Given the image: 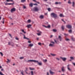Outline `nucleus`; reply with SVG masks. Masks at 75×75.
Masks as SVG:
<instances>
[{
  "instance_id": "1",
  "label": "nucleus",
  "mask_w": 75,
  "mask_h": 75,
  "mask_svg": "<svg viewBox=\"0 0 75 75\" xmlns=\"http://www.w3.org/2000/svg\"><path fill=\"white\" fill-rule=\"evenodd\" d=\"M51 16L52 17H54V18H57V15L54 13H52Z\"/></svg>"
},
{
  "instance_id": "2",
  "label": "nucleus",
  "mask_w": 75,
  "mask_h": 75,
  "mask_svg": "<svg viewBox=\"0 0 75 75\" xmlns=\"http://www.w3.org/2000/svg\"><path fill=\"white\" fill-rule=\"evenodd\" d=\"M51 43H50L49 45V46L50 47H54V46H55L54 45L55 44V42H54L53 41H51Z\"/></svg>"
},
{
  "instance_id": "3",
  "label": "nucleus",
  "mask_w": 75,
  "mask_h": 75,
  "mask_svg": "<svg viewBox=\"0 0 75 75\" xmlns=\"http://www.w3.org/2000/svg\"><path fill=\"white\" fill-rule=\"evenodd\" d=\"M28 62H37L38 63V61L35 60H30L28 61Z\"/></svg>"
},
{
  "instance_id": "4",
  "label": "nucleus",
  "mask_w": 75,
  "mask_h": 75,
  "mask_svg": "<svg viewBox=\"0 0 75 75\" xmlns=\"http://www.w3.org/2000/svg\"><path fill=\"white\" fill-rule=\"evenodd\" d=\"M39 10V9H38V7H35L34 8V11H38Z\"/></svg>"
},
{
  "instance_id": "5",
  "label": "nucleus",
  "mask_w": 75,
  "mask_h": 75,
  "mask_svg": "<svg viewBox=\"0 0 75 75\" xmlns=\"http://www.w3.org/2000/svg\"><path fill=\"white\" fill-rule=\"evenodd\" d=\"M58 39H59L60 41H62V38L60 35H59L58 36Z\"/></svg>"
},
{
  "instance_id": "6",
  "label": "nucleus",
  "mask_w": 75,
  "mask_h": 75,
  "mask_svg": "<svg viewBox=\"0 0 75 75\" xmlns=\"http://www.w3.org/2000/svg\"><path fill=\"white\" fill-rule=\"evenodd\" d=\"M66 27L69 29L71 28H72V26L70 25H66Z\"/></svg>"
},
{
  "instance_id": "7",
  "label": "nucleus",
  "mask_w": 75,
  "mask_h": 75,
  "mask_svg": "<svg viewBox=\"0 0 75 75\" xmlns=\"http://www.w3.org/2000/svg\"><path fill=\"white\" fill-rule=\"evenodd\" d=\"M16 11V8H12L11 10V13H13V12H14V11Z\"/></svg>"
},
{
  "instance_id": "8",
  "label": "nucleus",
  "mask_w": 75,
  "mask_h": 75,
  "mask_svg": "<svg viewBox=\"0 0 75 75\" xmlns=\"http://www.w3.org/2000/svg\"><path fill=\"white\" fill-rule=\"evenodd\" d=\"M60 58H61V59H62V60H63V61H65L67 59V58L65 57H60Z\"/></svg>"
},
{
  "instance_id": "9",
  "label": "nucleus",
  "mask_w": 75,
  "mask_h": 75,
  "mask_svg": "<svg viewBox=\"0 0 75 75\" xmlns=\"http://www.w3.org/2000/svg\"><path fill=\"white\" fill-rule=\"evenodd\" d=\"M70 66V65L68 64L67 66V69L69 71H71V69L69 68V66Z\"/></svg>"
},
{
  "instance_id": "10",
  "label": "nucleus",
  "mask_w": 75,
  "mask_h": 75,
  "mask_svg": "<svg viewBox=\"0 0 75 75\" xmlns=\"http://www.w3.org/2000/svg\"><path fill=\"white\" fill-rule=\"evenodd\" d=\"M39 18H41V19H42L43 18H44L43 15H41L39 17Z\"/></svg>"
},
{
  "instance_id": "11",
  "label": "nucleus",
  "mask_w": 75,
  "mask_h": 75,
  "mask_svg": "<svg viewBox=\"0 0 75 75\" xmlns=\"http://www.w3.org/2000/svg\"><path fill=\"white\" fill-rule=\"evenodd\" d=\"M62 71V72H64L65 71V69H64V67H62L61 68Z\"/></svg>"
},
{
  "instance_id": "12",
  "label": "nucleus",
  "mask_w": 75,
  "mask_h": 75,
  "mask_svg": "<svg viewBox=\"0 0 75 75\" xmlns=\"http://www.w3.org/2000/svg\"><path fill=\"white\" fill-rule=\"evenodd\" d=\"M43 27H44L45 28H50V25H48V26H46L45 25H43Z\"/></svg>"
},
{
  "instance_id": "13",
  "label": "nucleus",
  "mask_w": 75,
  "mask_h": 75,
  "mask_svg": "<svg viewBox=\"0 0 75 75\" xmlns=\"http://www.w3.org/2000/svg\"><path fill=\"white\" fill-rule=\"evenodd\" d=\"M50 74H55L54 72H52V71H51V70H50Z\"/></svg>"
},
{
  "instance_id": "14",
  "label": "nucleus",
  "mask_w": 75,
  "mask_h": 75,
  "mask_svg": "<svg viewBox=\"0 0 75 75\" xmlns=\"http://www.w3.org/2000/svg\"><path fill=\"white\" fill-rule=\"evenodd\" d=\"M31 26H32L31 25L29 24L27 25V27L29 28H30V27H31Z\"/></svg>"
},
{
  "instance_id": "15",
  "label": "nucleus",
  "mask_w": 75,
  "mask_h": 75,
  "mask_svg": "<svg viewBox=\"0 0 75 75\" xmlns=\"http://www.w3.org/2000/svg\"><path fill=\"white\" fill-rule=\"evenodd\" d=\"M50 55H52V56H56V55H57L55 54H53L52 53H51Z\"/></svg>"
},
{
  "instance_id": "16",
  "label": "nucleus",
  "mask_w": 75,
  "mask_h": 75,
  "mask_svg": "<svg viewBox=\"0 0 75 75\" xmlns=\"http://www.w3.org/2000/svg\"><path fill=\"white\" fill-rule=\"evenodd\" d=\"M33 4L32 3H31L30 4H29V6H30V7H33Z\"/></svg>"
},
{
  "instance_id": "17",
  "label": "nucleus",
  "mask_w": 75,
  "mask_h": 75,
  "mask_svg": "<svg viewBox=\"0 0 75 75\" xmlns=\"http://www.w3.org/2000/svg\"><path fill=\"white\" fill-rule=\"evenodd\" d=\"M26 0H21V1L22 3H24L25 1Z\"/></svg>"
},
{
  "instance_id": "18",
  "label": "nucleus",
  "mask_w": 75,
  "mask_h": 75,
  "mask_svg": "<svg viewBox=\"0 0 75 75\" xmlns=\"http://www.w3.org/2000/svg\"><path fill=\"white\" fill-rule=\"evenodd\" d=\"M62 28L63 31H64V26H62Z\"/></svg>"
},
{
  "instance_id": "19",
  "label": "nucleus",
  "mask_w": 75,
  "mask_h": 75,
  "mask_svg": "<svg viewBox=\"0 0 75 75\" xmlns=\"http://www.w3.org/2000/svg\"><path fill=\"white\" fill-rule=\"evenodd\" d=\"M33 44H30L29 45V47H33Z\"/></svg>"
},
{
  "instance_id": "20",
  "label": "nucleus",
  "mask_w": 75,
  "mask_h": 75,
  "mask_svg": "<svg viewBox=\"0 0 75 75\" xmlns=\"http://www.w3.org/2000/svg\"><path fill=\"white\" fill-rule=\"evenodd\" d=\"M7 1H8V2L9 1H11V2H12V1H13V0H6Z\"/></svg>"
},
{
  "instance_id": "21",
  "label": "nucleus",
  "mask_w": 75,
  "mask_h": 75,
  "mask_svg": "<svg viewBox=\"0 0 75 75\" xmlns=\"http://www.w3.org/2000/svg\"><path fill=\"white\" fill-rule=\"evenodd\" d=\"M23 36H24V39H27V40H28V39L27 38L25 37V35H23Z\"/></svg>"
},
{
  "instance_id": "22",
  "label": "nucleus",
  "mask_w": 75,
  "mask_h": 75,
  "mask_svg": "<svg viewBox=\"0 0 75 75\" xmlns=\"http://www.w3.org/2000/svg\"><path fill=\"white\" fill-rule=\"evenodd\" d=\"M60 16L61 17H64V16H63V14H60Z\"/></svg>"
},
{
  "instance_id": "23",
  "label": "nucleus",
  "mask_w": 75,
  "mask_h": 75,
  "mask_svg": "<svg viewBox=\"0 0 75 75\" xmlns=\"http://www.w3.org/2000/svg\"><path fill=\"white\" fill-rule=\"evenodd\" d=\"M38 65H42V63L38 62Z\"/></svg>"
},
{
  "instance_id": "24",
  "label": "nucleus",
  "mask_w": 75,
  "mask_h": 75,
  "mask_svg": "<svg viewBox=\"0 0 75 75\" xmlns=\"http://www.w3.org/2000/svg\"><path fill=\"white\" fill-rule=\"evenodd\" d=\"M69 33H72V30H69Z\"/></svg>"
},
{
  "instance_id": "25",
  "label": "nucleus",
  "mask_w": 75,
  "mask_h": 75,
  "mask_svg": "<svg viewBox=\"0 0 75 75\" xmlns=\"http://www.w3.org/2000/svg\"><path fill=\"white\" fill-rule=\"evenodd\" d=\"M74 5H75V2H73V4H72L73 7H74Z\"/></svg>"
},
{
  "instance_id": "26",
  "label": "nucleus",
  "mask_w": 75,
  "mask_h": 75,
  "mask_svg": "<svg viewBox=\"0 0 75 75\" xmlns=\"http://www.w3.org/2000/svg\"><path fill=\"white\" fill-rule=\"evenodd\" d=\"M7 4H9V5H11V4H13L11 3H9V4H5L6 5H7Z\"/></svg>"
},
{
  "instance_id": "27",
  "label": "nucleus",
  "mask_w": 75,
  "mask_h": 75,
  "mask_svg": "<svg viewBox=\"0 0 75 75\" xmlns=\"http://www.w3.org/2000/svg\"><path fill=\"white\" fill-rule=\"evenodd\" d=\"M53 31L54 32H56L57 30L56 29H53Z\"/></svg>"
},
{
  "instance_id": "28",
  "label": "nucleus",
  "mask_w": 75,
  "mask_h": 75,
  "mask_svg": "<svg viewBox=\"0 0 75 75\" xmlns=\"http://www.w3.org/2000/svg\"><path fill=\"white\" fill-rule=\"evenodd\" d=\"M22 31L23 33H26L25 32H24V30L22 29Z\"/></svg>"
},
{
  "instance_id": "29",
  "label": "nucleus",
  "mask_w": 75,
  "mask_h": 75,
  "mask_svg": "<svg viewBox=\"0 0 75 75\" xmlns=\"http://www.w3.org/2000/svg\"><path fill=\"white\" fill-rule=\"evenodd\" d=\"M0 54H1V56H2V57H3V53L2 52H0Z\"/></svg>"
},
{
  "instance_id": "30",
  "label": "nucleus",
  "mask_w": 75,
  "mask_h": 75,
  "mask_svg": "<svg viewBox=\"0 0 75 75\" xmlns=\"http://www.w3.org/2000/svg\"><path fill=\"white\" fill-rule=\"evenodd\" d=\"M71 40L72 41H75V38H72Z\"/></svg>"
},
{
  "instance_id": "31",
  "label": "nucleus",
  "mask_w": 75,
  "mask_h": 75,
  "mask_svg": "<svg viewBox=\"0 0 75 75\" xmlns=\"http://www.w3.org/2000/svg\"><path fill=\"white\" fill-rule=\"evenodd\" d=\"M29 69H30V70H34V68L31 69V67H30Z\"/></svg>"
},
{
  "instance_id": "32",
  "label": "nucleus",
  "mask_w": 75,
  "mask_h": 75,
  "mask_svg": "<svg viewBox=\"0 0 75 75\" xmlns=\"http://www.w3.org/2000/svg\"><path fill=\"white\" fill-rule=\"evenodd\" d=\"M23 58H24V57H20V59H23Z\"/></svg>"
},
{
  "instance_id": "33",
  "label": "nucleus",
  "mask_w": 75,
  "mask_h": 75,
  "mask_svg": "<svg viewBox=\"0 0 75 75\" xmlns=\"http://www.w3.org/2000/svg\"><path fill=\"white\" fill-rule=\"evenodd\" d=\"M48 10L49 11H51V8H48Z\"/></svg>"
},
{
  "instance_id": "34",
  "label": "nucleus",
  "mask_w": 75,
  "mask_h": 75,
  "mask_svg": "<svg viewBox=\"0 0 75 75\" xmlns=\"http://www.w3.org/2000/svg\"><path fill=\"white\" fill-rule=\"evenodd\" d=\"M54 42H55V43H56V44H57V40H55V39H54Z\"/></svg>"
},
{
  "instance_id": "35",
  "label": "nucleus",
  "mask_w": 75,
  "mask_h": 75,
  "mask_svg": "<svg viewBox=\"0 0 75 75\" xmlns=\"http://www.w3.org/2000/svg\"><path fill=\"white\" fill-rule=\"evenodd\" d=\"M37 31L38 32V33H41V32L39 30H37Z\"/></svg>"
},
{
  "instance_id": "36",
  "label": "nucleus",
  "mask_w": 75,
  "mask_h": 75,
  "mask_svg": "<svg viewBox=\"0 0 75 75\" xmlns=\"http://www.w3.org/2000/svg\"><path fill=\"white\" fill-rule=\"evenodd\" d=\"M31 22V20H30L29 19L28 21V23H30V22Z\"/></svg>"
},
{
  "instance_id": "37",
  "label": "nucleus",
  "mask_w": 75,
  "mask_h": 75,
  "mask_svg": "<svg viewBox=\"0 0 75 75\" xmlns=\"http://www.w3.org/2000/svg\"><path fill=\"white\" fill-rule=\"evenodd\" d=\"M70 59H74V57H70Z\"/></svg>"
},
{
  "instance_id": "38",
  "label": "nucleus",
  "mask_w": 75,
  "mask_h": 75,
  "mask_svg": "<svg viewBox=\"0 0 75 75\" xmlns=\"http://www.w3.org/2000/svg\"><path fill=\"white\" fill-rule=\"evenodd\" d=\"M23 8L24 9L26 8V7L25 6H23Z\"/></svg>"
},
{
  "instance_id": "39",
  "label": "nucleus",
  "mask_w": 75,
  "mask_h": 75,
  "mask_svg": "<svg viewBox=\"0 0 75 75\" xmlns=\"http://www.w3.org/2000/svg\"><path fill=\"white\" fill-rule=\"evenodd\" d=\"M4 18H3V22H2V23L3 24H4Z\"/></svg>"
},
{
  "instance_id": "40",
  "label": "nucleus",
  "mask_w": 75,
  "mask_h": 75,
  "mask_svg": "<svg viewBox=\"0 0 75 75\" xmlns=\"http://www.w3.org/2000/svg\"><path fill=\"white\" fill-rule=\"evenodd\" d=\"M37 34L38 35L40 36V35H41V33H37Z\"/></svg>"
},
{
  "instance_id": "41",
  "label": "nucleus",
  "mask_w": 75,
  "mask_h": 75,
  "mask_svg": "<svg viewBox=\"0 0 75 75\" xmlns=\"http://www.w3.org/2000/svg\"><path fill=\"white\" fill-rule=\"evenodd\" d=\"M68 3H69V4H71V1H69Z\"/></svg>"
},
{
  "instance_id": "42",
  "label": "nucleus",
  "mask_w": 75,
  "mask_h": 75,
  "mask_svg": "<svg viewBox=\"0 0 75 75\" xmlns=\"http://www.w3.org/2000/svg\"><path fill=\"white\" fill-rule=\"evenodd\" d=\"M31 74L33 75V71H32L31 72Z\"/></svg>"
},
{
  "instance_id": "43",
  "label": "nucleus",
  "mask_w": 75,
  "mask_h": 75,
  "mask_svg": "<svg viewBox=\"0 0 75 75\" xmlns=\"http://www.w3.org/2000/svg\"><path fill=\"white\" fill-rule=\"evenodd\" d=\"M7 60H8V61L7 62H10V60H9V59H7Z\"/></svg>"
},
{
  "instance_id": "44",
  "label": "nucleus",
  "mask_w": 75,
  "mask_h": 75,
  "mask_svg": "<svg viewBox=\"0 0 75 75\" xmlns=\"http://www.w3.org/2000/svg\"><path fill=\"white\" fill-rule=\"evenodd\" d=\"M8 45H11V42H8Z\"/></svg>"
},
{
  "instance_id": "45",
  "label": "nucleus",
  "mask_w": 75,
  "mask_h": 75,
  "mask_svg": "<svg viewBox=\"0 0 75 75\" xmlns=\"http://www.w3.org/2000/svg\"><path fill=\"white\" fill-rule=\"evenodd\" d=\"M38 45H41V43L40 42H39L38 43Z\"/></svg>"
},
{
  "instance_id": "46",
  "label": "nucleus",
  "mask_w": 75,
  "mask_h": 75,
  "mask_svg": "<svg viewBox=\"0 0 75 75\" xmlns=\"http://www.w3.org/2000/svg\"><path fill=\"white\" fill-rule=\"evenodd\" d=\"M55 4H58V2H55Z\"/></svg>"
},
{
  "instance_id": "47",
  "label": "nucleus",
  "mask_w": 75,
  "mask_h": 75,
  "mask_svg": "<svg viewBox=\"0 0 75 75\" xmlns=\"http://www.w3.org/2000/svg\"><path fill=\"white\" fill-rule=\"evenodd\" d=\"M44 62H47V59H45V60H44Z\"/></svg>"
},
{
  "instance_id": "48",
  "label": "nucleus",
  "mask_w": 75,
  "mask_h": 75,
  "mask_svg": "<svg viewBox=\"0 0 75 75\" xmlns=\"http://www.w3.org/2000/svg\"><path fill=\"white\" fill-rule=\"evenodd\" d=\"M15 39H16V40H18V39L17 38H16Z\"/></svg>"
},
{
  "instance_id": "49",
  "label": "nucleus",
  "mask_w": 75,
  "mask_h": 75,
  "mask_svg": "<svg viewBox=\"0 0 75 75\" xmlns=\"http://www.w3.org/2000/svg\"><path fill=\"white\" fill-rule=\"evenodd\" d=\"M9 35H10V36L11 37V38H12V36H11V35L10 34H9Z\"/></svg>"
},
{
  "instance_id": "50",
  "label": "nucleus",
  "mask_w": 75,
  "mask_h": 75,
  "mask_svg": "<svg viewBox=\"0 0 75 75\" xmlns=\"http://www.w3.org/2000/svg\"><path fill=\"white\" fill-rule=\"evenodd\" d=\"M61 4V2H58V4Z\"/></svg>"
},
{
  "instance_id": "51",
  "label": "nucleus",
  "mask_w": 75,
  "mask_h": 75,
  "mask_svg": "<svg viewBox=\"0 0 75 75\" xmlns=\"http://www.w3.org/2000/svg\"><path fill=\"white\" fill-rule=\"evenodd\" d=\"M33 1H34V2H37V1H36L35 0H32Z\"/></svg>"
},
{
  "instance_id": "52",
  "label": "nucleus",
  "mask_w": 75,
  "mask_h": 75,
  "mask_svg": "<svg viewBox=\"0 0 75 75\" xmlns=\"http://www.w3.org/2000/svg\"><path fill=\"white\" fill-rule=\"evenodd\" d=\"M56 59H57L58 61H59V59H58V58H56Z\"/></svg>"
},
{
  "instance_id": "53",
  "label": "nucleus",
  "mask_w": 75,
  "mask_h": 75,
  "mask_svg": "<svg viewBox=\"0 0 75 75\" xmlns=\"http://www.w3.org/2000/svg\"><path fill=\"white\" fill-rule=\"evenodd\" d=\"M62 20L63 21V22H64V23H65V22L64 21V20H63V19H62Z\"/></svg>"
},
{
  "instance_id": "54",
  "label": "nucleus",
  "mask_w": 75,
  "mask_h": 75,
  "mask_svg": "<svg viewBox=\"0 0 75 75\" xmlns=\"http://www.w3.org/2000/svg\"><path fill=\"white\" fill-rule=\"evenodd\" d=\"M66 41H68L69 40V39H66Z\"/></svg>"
},
{
  "instance_id": "55",
  "label": "nucleus",
  "mask_w": 75,
  "mask_h": 75,
  "mask_svg": "<svg viewBox=\"0 0 75 75\" xmlns=\"http://www.w3.org/2000/svg\"><path fill=\"white\" fill-rule=\"evenodd\" d=\"M28 42L29 43H31V41H28Z\"/></svg>"
},
{
  "instance_id": "56",
  "label": "nucleus",
  "mask_w": 75,
  "mask_h": 75,
  "mask_svg": "<svg viewBox=\"0 0 75 75\" xmlns=\"http://www.w3.org/2000/svg\"><path fill=\"white\" fill-rule=\"evenodd\" d=\"M34 5H36V6H37V4H33Z\"/></svg>"
},
{
  "instance_id": "57",
  "label": "nucleus",
  "mask_w": 75,
  "mask_h": 75,
  "mask_svg": "<svg viewBox=\"0 0 75 75\" xmlns=\"http://www.w3.org/2000/svg\"><path fill=\"white\" fill-rule=\"evenodd\" d=\"M37 40H39V38H37Z\"/></svg>"
},
{
  "instance_id": "58",
  "label": "nucleus",
  "mask_w": 75,
  "mask_h": 75,
  "mask_svg": "<svg viewBox=\"0 0 75 75\" xmlns=\"http://www.w3.org/2000/svg\"><path fill=\"white\" fill-rule=\"evenodd\" d=\"M47 75H49V73L48 72L47 73Z\"/></svg>"
},
{
  "instance_id": "59",
  "label": "nucleus",
  "mask_w": 75,
  "mask_h": 75,
  "mask_svg": "<svg viewBox=\"0 0 75 75\" xmlns=\"http://www.w3.org/2000/svg\"><path fill=\"white\" fill-rule=\"evenodd\" d=\"M64 35H68V34H64Z\"/></svg>"
},
{
  "instance_id": "60",
  "label": "nucleus",
  "mask_w": 75,
  "mask_h": 75,
  "mask_svg": "<svg viewBox=\"0 0 75 75\" xmlns=\"http://www.w3.org/2000/svg\"><path fill=\"white\" fill-rule=\"evenodd\" d=\"M1 19V17L0 16V20Z\"/></svg>"
},
{
  "instance_id": "61",
  "label": "nucleus",
  "mask_w": 75,
  "mask_h": 75,
  "mask_svg": "<svg viewBox=\"0 0 75 75\" xmlns=\"http://www.w3.org/2000/svg\"><path fill=\"white\" fill-rule=\"evenodd\" d=\"M52 37V35H51L50 36V38H51V37Z\"/></svg>"
},
{
  "instance_id": "62",
  "label": "nucleus",
  "mask_w": 75,
  "mask_h": 75,
  "mask_svg": "<svg viewBox=\"0 0 75 75\" xmlns=\"http://www.w3.org/2000/svg\"><path fill=\"white\" fill-rule=\"evenodd\" d=\"M44 1H47V0H44Z\"/></svg>"
},
{
  "instance_id": "63",
  "label": "nucleus",
  "mask_w": 75,
  "mask_h": 75,
  "mask_svg": "<svg viewBox=\"0 0 75 75\" xmlns=\"http://www.w3.org/2000/svg\"><path fill=\"white\" fill-rule=\"evenodd\" d=\"M21 74L22 75H23V72H21Z\"/></svg>"
},
{
  "instance_id": "64",
  "label": "nucleus",
  "mask_w": 75,
  "mask_h": 75,
  "mask_svg": "<svg viewBox=\"0 0 75 75\" xmlns=\"http://www.w3.org/2000/svg\"><path fill=\"white\" fill-rule=\"evenodd\" d=\"M1 71H3V69H1Z\"/></svg>"
}]
</instances>
